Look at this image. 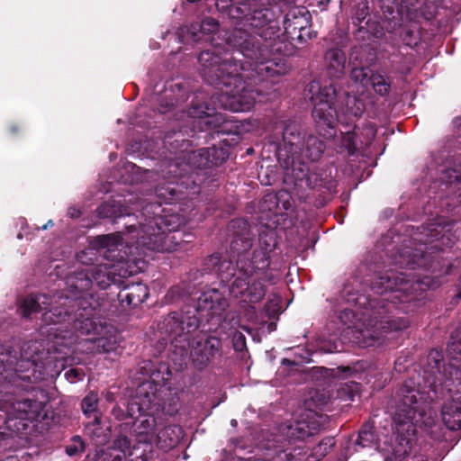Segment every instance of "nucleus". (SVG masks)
<instances>
[{
	"label": "nucleus",
	"instance_id": "obj_57",
	"mask_svg": "<svg viewBox=\"0 0 461 461\" xmlns=\"http://www.w3.org/2000/svg\"><path fill=\"white\" fill-rule=\"evenodd\" d=\"M71 215H72V217H75V216H78V215H79V213H78V212H77V214H76V212H73V213H72Z\"/></svg>",
	"mask_w": 461,
	"mask_h": 461
},
{
	"label": "nucleus",
	"instance_id": "obj_49",
	"mask_svg": "<svg viewBox=\"0 0 461 461\" xmlns=\"http://www.w3.org/2000/svg\"><path fill=\"white\" fill-rule=\"evenodd\" d=\"M454 173H457L455 176V181H451V185H454V188L457 189L459 202L461 203V164L459 165L458 169H453Z\"/></svg>",
	"mask_w": 461,
	"mask_h": 461
},
{
	"label": "nucleus",
	"instance_id": "obj_53",
	"mask_svg": "<svg viewBox=\"0 0 461 461\" xmlns=\"http://www.w3.org/2000/svg\"><path fill=\"white\" fill-rule=\"evenodd\" d=\"M53 225V221L52 220H50L46 224H44L42 227H41V230H47L50 226H52Z\"/></svg>",
	"mask_w": 461,
	"mask_h": 461
},
{
	"label": "nucleus",
	"instance_id": "obj_30",
	"mask_svg": "<svg viewBox=\"0 0 461 461\" xmlns=\"http://www.w3.org/2000/svg\"><path fill=\"white\" fill-rule=\"evenodd\" d=\"M42 332L48 333L50 337H52V348H56L58 346L68 348L78 339L77 335L74 334L71 330H63L59 327L46 328V330Z\"/></svg>",
	"mask_w": 461,
	"mask_h": 461
},
{
	"label": "nucleus",
	"instance_id": "obj_33",
	"mask_svg": "<svg viewBox=\"0 0 461 461\" xmlns=\"http://www.w3.org/2000/svg\"><path fill=\"white\" fill-rule=\"evenodd\" d=\"M345 100L342 102L341 113L359 117L365 111L364 102L356 95L345 93Z\"/></svg>",
	"mask_w": 461,
	"mask_h": 461
},
{
	"label": "nucleus",
	"instance_id": "obj_35",
	"mask_svg": "<svg viewBox=\"0 0 461 461\" xmlns=\"http://www.w3.org/2000/svg\"><path fill=\"white\" fill-rule=\"evenodd\" d=\"M370 84L374 90L380 95H385L390 92L391 82L387 77L381 73H372Z\"/></svg>",
	"mask_w": 461,
	"mask_h": 461
},
{
	"label": "nucleus",
	"instance_id": "obj_14",
	"mask_svg": "<svg viewBox=\"0 0 461 461\" xmlns=\"http://www.w3.org/2000/svg\"><path fill=\"white\" fill-rule=\"evenodd\" d=\"M120 264H99L93 267L86 272L79 271L68 278L67 284L71 289V294L77 295L87 294L86 291L91 287L93 282L101 289H106L111 284H115L119 276H125L126 272L121 273Z\"/></svg>",
	"mask_w": 461,
	"mask_h": 461
},
{
	"label": "nucleus",
	"instance_id": "obj_58",
	"mask_svg": "<svg viewBox=\"0 0 461 461\" xmlns=\"http://www.w3.org/2000/svg\"><path fill=\"white\" fill-rule=\"evenodd\" d=\"M71 215H72V217H75V216H78V215H79V213H78V212H77V214H76V212H73V213H72Z\"/></svg>",
	"mask_w": 461,
	"mask_h": 461
},
{
	"label": "nucleus",
	"instance_id": "obj_18",
	"mask_svg": "<svg viewBox=\"0 0 461 461\" xmlns=\"http://www.w3.org/2000/svg\"><path fill=\"white\" fill-rule=\"evenodd\" d=\"M190 348L189 358L194 365L203 369L221 349V340L214 336L199 335L187 341Z\"/></svg>",
	"mask_w": 461,
	"mask_h": 461
},
{
	"label": "nucleus",
	"instance_id": "obj_34",
	"mask_svg": "<svg viewBox=\"0 0 461 461\" xmlns=\"http://www.w3.org/2000/svg\"><path fill=\"white\" fill-rule=\"evenodd\" d=\"M356 445L362 448L371 447L376 445V439L372 425L368 423L363 425V427L358 432V436L356 440Z\"/></svg>",
	"mask_w": 461,
	"mask_h": 461
},
{
	"label": "nucleus",
	"instance_id": "obj_11",
	"mask_svg": "<svg viewBox=\"0 0 461 461\" xmlns=\"http://www.w3.org/2000/svg\"><path fill=\"white\" fill-rule=\"evenodd\" d=\"M306 91L313 105L312 117L317 131L326 139L333 138L336 135L335 126L339 118L334 101L339 94L332 83L321 86L317 80L312 81Z\"/></svg>",
	"mask_w": 461,
	"mask_h": 461
},
{
	"label": "nucleus",
	"instance_id": "obj_56",
	"mask_svg": "<svg viewBox=\"0 0 461 461\" xmlns=\"http://www.w3.org/2000/svg\"><path fill=\"white\" fill-rule=\"evenodd\" d=\"M230 424H231V426H233V427L237 426V420H232L230 421Z\"/></svg>",
	"mask_w": 461,
	"mask_h": 461
},
{
	"label": "nucleus",
	"instance_id": "obj_26",
	"mask_svg": "<svg viewBox=\"0 0 461 461\" xmlns=\"http://www.w3.org/2000/svg\"><path fill=\"white\" fill-rule=\"evenodd\" d=\"M96 335H98V337L88 339L93 347H88L87 349L94 350L97 353H105L116 348L118 341L112 327L108 328L104 326V330H100Z\"/></svg>",
	"mask_w": 461,
	"mask_h": 461
},
{
	"label": "nucleus",
	"instance_id": "obj_15",
	"mask_svg": "<svg viewBox=\"0 0 461 461\" xmlns=\"http://www.w3.org/2000/svg\"><path fill=\"white\" fill-rule=\"evenodd\" d=\"M198 328V320L194 316H187L170 313L163 321L161 330L173 337L172 344L175 347V353L180 354L182 360L187 357L185 343H187L188 333Z\"/></svg>",
	"mask_w": 461,
	"mask_h": 461
},
{
	"label": "nucleus",
	"instance_id": "obj_48",
	"mask_svg": "<svg viewBox=\"0 0 461 461\" xmlns=\"http://www.w3.org/2000/svg\"><path fill=\"white\" fill-rule=\"evenodd\" d=\"M342 143L348 149H356L355 133L350 131L346 132L343 136Z\"/></svg>",
	"mask_w": 461,
	"mask_h": 461
},
{
	"label": "nucleus",
	"instance_id": "obj_8",
	"mask_svg": "<svg viewBox=\"0 0 461 461\" xmlns=\"http://www.w3.org/2000/svg\"><path fill=\"white\" fill-rule=\"evenodd\" d=\"M429 393L417 388L412 381H407L398 393V403L393 415L396 437L393 446L382 448L385 461L397 460L408 455L412 447L416 427L427 425L423 420L429 408Z\"/></svg>",
	"mask_w": 461,
	"mask_h": 461
},
{
	"label": "nucleus",
	"instance_id": "obj_52",
	"mask_svg": "<svg viewBox=\"0 0 461 461\" xmlns=\"http://www.w3.org/2000/svg\"><path fill=\"white\" fill-rule=\"evenodd\" d=\"M276 91V89H275L274 92H271V93L267 92V93H266L265 95L267 96V99L270 100V99L274 98L276 96V94H275Z\"/></svg>",
	"mask_w": 461,
	"mask_h": 461
},
{
	"label": "nucleus",
	"instance_id": "obj_23",
	"mask_svg": "<svg viewBox=\"0 0 461 461\" xmlns=\"http://www.w3.org/2000/svg\"><path fill=\"white\" fill-rule=\"evenodd\" d=\"M186 93L182 83H167L163 92L156 97V100L159 103V112L165 113L173 106L185 102L187 99Z\"/></svg>",
	"mask_w": 461,
	"mask_h": 461
},
{
	"label": "nucleus",
	"instance_id": "obj_29",
	"mask_svg": "<svg viewBox=\"0 0 461 461\" xmlns=\"http://www.w3.org/2000/svg\"><path fill=\"white\" fill-rule=\"evenodd\" d=\"M157 435L158 439L155 443L159 444L161 447H173L179 442L182 429L176 425L165 426L162 429L158 427Z\"/></svg>",
	"mask_w": 461,
	"mask_h": 461
},
{
	"label": "nucleus",
	"instance_id": "obj_41",
	"mask_svg": "<svg viewBox=\"0 0 461 461\" xmlns=\"http://www.w3.org/2000/svg\"><path fill=\"white\" fill-rule=\"evenodd\" d=\"M408 264H411L412 267H425L428 268L430 267L429 259L427 256V253L423 251H416V253L413 255V258L411 262H409Z\"/></svg>",
	"mask_w": 461,
	"mask_h": 461
},
{
	"label": "nucleus",
	"instance_id": "obj_17",
	"mask_svg": "<svg viewBox=\"0 0 461 461\" xmlns=\"http://www.w3.org/2000/svg\"><path fill=\"white\" fill-rule=\"evenodd\" d=\"M219 32L218 22L212 18H206L201 23H192L190 26L180 27L176 35L178 41L182 43L198 42L202 41H210L213 45L214 50H206L205 51L214 53V56L225 59L226 58H222L219 55V48L221 43L218 42L215 39V35H218Z\"/></svg>",
	"mask_w": 461,
	"mask_h": 461
},
{
	"label": "nucleus",
	"instance_id": "obj_7",
	"mask_svg": "<svg viewBox=\"0 0 461 461\" xmlns=\"http://www.w3.org/2000/svg\"><path fill=\"white\" fill-rule=\"evenodd\" d=\"M144 203L145 200L139 198L135 202L131 198L124 200V203L141 207L140 216L144 220L139 223V230L135 224L127 225L128 233L137 232L131 238H136L137 244L148 249L160 252L177 250L180 241L183 240V235L177 230L185 223V220L176 213L161 214L164 210L158 203H149L145 205Z\"/></svg>",
	"mask_w": 461,
	"mask_h": 461
},
{
	"label": "nucleus",
	"instance_id": "obj_2",
	"mask_svg": "<svg viewBox=\"0 0 461 461\" xmlns=\"http://www.w3.org/2000/svg\"><path fill=\"white\" fill-rule=\"evenodd\" d=\"M420 284L406 278L403 273L393 270L378 276L371 285V289L379 297L358 298L359 304L366 307L367 317L364 327L357 328L366 346H371L376 340L393 330H401L408 327L409 321L402 317L393 315L396 303L408 301L409 294L417 291Z\"/></svg>",
	"mask_w": 461,
	"mask_h": 461
},
{
	"label": "nucleus",
	"instance_id": "obj_21",
	"mask_svg": "<svg viewBox=\"0 0 461 461\" xmlns=\"http://www.w3.org/2000/svg\"><path fill=\"white\" fill-rule=\"evenodd\" d=\"M215 109L203 103L197 102L189 107L187 114L192 118L199 119L201 123H204L210 128L218 129L223 127L228 119L225 114L217 113Z\"/></svg>",
	"mask_w": 461,
	"mask_h": 461
},
{
	"label": "nucleus",
	"instance_id": "obj_22",
	"mask_svg": "<svg viewBox=\"0 0 461 461\" xmlns=\"http://www.w3.org/2000/svg\"><path fill=\"white\" fill-rule=\"evenodd\" d=\"M228 158V151L223 148L212 146L194 150L189 155V161L198 168L210 167L223 162Z\"/></svg>",
	"mask_w": 461,
	"mask_h": 461
},
{
	"label": "nucleus",
	"instance_id": "obj_4",
	"mask_svg": "<svg viewBox=\"0 0 461 461\" xmlns=\"http://www.w3.org/2000/svg\"><path fill=\"white\" fill-rule=\"evenodd\" d=\"M201 65V74L211 85L221 88V93L213 95L211 98L213 104L218 102L221 108L232 112H245L250 110L257 98L263 90H255L249 87L244 80L241 71H249L247 77H253L254 74L265 79L272 76L259 75L250 67V60L244 64H238L233 59H221L214 53L202 51L198 57ZM276 75H273L275 77Z\"/></svg>",
	"mask_w": 461,
	"mask_h": 461
},
{
	"label": "nucleus",
	"instance_id": "obj_28",
	"mask_svg": "<svg viewBox=\"0 0 461 461\" xmlns=\"http://www.w3.org/2000/svg\"><path fill=\"white\" fill-rule=\"evenodd\" d=\"M325 61L331 77H339L344 74L346 57L341 50L337 48L329 50L325 55Z\"/></svg>",
	"mask_w": 461,
	"mask_h": 461
},
{
	"label": "nucleus",
	"instance_id": "obj_45",
	"mask_svg": "<svg viewBox=\"0 0 461 461\" xmlns=\"http://www.w3.org/2000/svg\"><path fill=\"white\" fill-rule=\"evenodd\" d=\"M368 14V6L367 2H359L356 6V14L354 19L357 20V23H361L364 21Z\"/></svg>",
	"mask_w": 461,
	"mask_h": 461
},
{
	"label": "nucleus",
	"instance_id": "obj_42",
	"mask_svg": "<svg viewBox=\"0 0 461 461\" xmlns=\"http://www.w3.org/2000/svg\"><path fill=\"white\" fill-rule=\"evenodd\" d=\"M339 319L340 322L347 326L348 328H351V326H355V314L351 310H343L340 312L339 315Z\"/></svg>",
	"mask_w": 461,
	"mask_h": 461
},
{
	"label": "nucleus",
	"instance_id": "obj_50",
	"mask_svg": "<svg viewBox=\"0 0 461 461\" xmlns=\"http://www.w3.org/2000/svg\"><path fill=\"white\" fill-rule=\"evenodd\" d=\"M128 408V404L126 405ZM112 414L117 419V420H123L126 417H130L128 415V411L125 412L123 409L121 408V406H114L112 410Z\"/></svg>",
	"mask_w": 461,
	"mask_h": 461
},
{
	"label": "nucleus",
	"instance_id": "obj_39",
	"mask_svg": "<svg viewBox=\"0 0 461 461\" xmlns=\"http://www.w3.org/2000/svg\"><path fill=\"white\" fill-rule=\"evenodd\" d=\"M335 440L333 438H326L322 439L313 449L314 454L318 456H324L334 447Z\"/></svg>",
	"mask_w": 461,
	"mask_h": 461
},
{
	"label": "nucleus",
	"instance_id": "obj_6",
	"mask_svg": "<svg viewBox=\"0 0 461 461\" xmlns=\"http://www.w3.org/2000/svg\"><path fill=\"white\" fill-rule=\"evenodd\" d=\"M89 294L71 295L63 293L55 294L51 300L43 294H30L21 303V314L29 317L32 313L39 312L51 306L43 313L46 326L61 324L72 320L73 329L82 335H96L104 330V325L96 321L100 309L87 302Z\"/></svg>",
	"mask_w": 461,
	"mask_h": 461
},
{
	"label": "nucleus",
	"instance_id": "obj_10",
	"mask_svg": "<svg viewBox=\"0 0 461 461\" xmlns=\"http://www.w3.org/2000/svg\"><path fill=\"white\" fill-rule=\"evenodd\" d=\"M161 385L153 380H145L136 388L134 395L128 402V415L135 418L133 431L139 442L155 443L157 431L162 426L161 419L156 415L161 410L158 391Z\"/></svg>",
	"mask_w": 461,
	"mask_h": 461
},
{
	"label": "nucleus",
	"instance_id": "obj_54",
	"mask_svg": "<svg viewBox=\"0 0 461 461\" xmlns=\"http://www.w3.org/2000/svg\"><path fill=\"white\" fill-rule=\"evenodd\" d=\"M124 459V456H122V455H117L116 456H114L113 458L112 461H122Z\"/></svg>",
	"mask_w": 461,
	"mask_h": 461
},
{
	"label": "nucleus",
	"instance_id": "obj_46",
	"mask_svg": "<svg viewBox=\"0 0 461 461\" xmlns=\"http://www.w3.org/2000/svg\"><path fill=\"white\" fill-rule=\"evenodd\" d=\"M131 447V440L126 436H119L113 442V447L125 453Z\"/></svg>",
	"mask_w": 461,
	"mask_h": 461
},
{
	"label": "nucleus",
	"instance_id": "obj_38",
	"mask_svg": "<svg viewBox=\"0 0 461 461\" xmlns=\"http://www.w3.org/2000/svg\"><path fill=\"white\" fill-rule=\"evenodd\" d=\"M156 196L165 203H170L174 200L176 195V191L173 187L166 185H161L156 187L155 189Z\"/></svg>",
	"mask_w": 461,
	"mask_h": 461
},
{
	"label": "nucleus",
	"instance_id": "obj_55",
	"mask_svg": "<svg viewBox=\"0 0 461 461\" xmlns=\"http://www.w3.org/2000/svg\"><path fill=\"white\" fill-rule=\"evenodd\" d=\"M6 434L5 432L0 431V440H4L6 438Z\"/></svg>",
	"mask_w": 461,
	"mask_h": 461
},
{
	"label": "nucleus",
	"instance_id": "obj_3",
	"mask_svg": "<svg viewBox=\"0 0 461 461\" xmlns=\"http://www.w3.org/2000/svg\"><path fill=\"white\" fill-rule=\"evenodd\" d=\"M279 32V23L274 12L269 8H260L253 10L246 17L245 23H239L229 35L225 33L221 41L249 59L250 67L258 74L282 75L286 72L285 64L271 59L270 45L261 43L256 37L259 36L266 42L273 41L271 47L274 50L280 51L281 49L276 47V41L280 38Z\"/></svg>",
	"mask_w": 461,
	"mask_h": 461
},
{
	"label": "nucleus",
	"instance_id": "obj_40",
	"mask_svg": "<svg viewBox=\"0 0 461 461\" xmlns=\"http://www.w3.org/2000/svg\"><path fill=\"white\" fill-rule=\"evenodd\" d=\"M85 449V445L80 437H74L72 439V443L66 447V453L72 456H76Z\"/></svg>",
	"mask_w": 461,
	"mask_h": 461
},
{
	"label": "nucleus",
	"instance_id": "obj_47",
	"mask_svg": "<svg viewBox=\"0 0 461 461\" xmlns=\"http://www.w3.org/2000/svg\"><path fill=\"white\" fill-rule=\"evenodd\" d=\"M65 377L70 383H76L83 379L84 372L78 368H71L65 373Z\"/></svg>",
	"mask_w": 461,
	"mask_h": 461
},
{
	"label": "nucleus",
	"instance_id": "obj_20",
	"mask_svg": "<svg viewBox=\"0 0 461 461\" xmlns=\"http://www.w3.org/2000/svg\"><path fill=\"white\" fill-rule=\"evenodd\" d=\"M309 24V12L305 9H293L284 20L283 38L288 41L303 40V32L307 30Z\"/></svg>",
	"mask_w": 461,
	"mask_h": 461
},
{
	"label": "nucleus",
	"instance_id": "obj_5",
	"mask_svg": "<svg viewBox=\"0 0 461 461\" xmlns=\"http://www.w3.org/2000/svg\"><path fill=\"white\" fill-rule=\"evenodd\" d=\"M282 140L277 148V160L285 170L286 184L299 189H313L318 185L319 177L310 172L307 161L318 160L324 149L323 141L308 133L294 121L282 123Z\"/></svg>",
	"mask_w": 461,
	"mask_h": 461
},
{
	"label": "nucleus",
	"instance_id": "obj_1",
	"mask_svg": "<svg viewBox=\"0 0 461 461\" xmlns=\"http://www.w3.org/2000/svg\"><path fill=\"white\" fill-rule=\"evenodd\" d=\"M236 227L241 228V232L237 233L230 243L231 251L238 256L236 265L227 259L221 260L218 255L209 257L205 265L218 275L230 296L246 303H258L266 294L260 272L268 267V258L264 251L257 250L250 260L246 255L252 246L248 224L242 220L232 221L230 228Z\"/></svg>",
	"mask_w": 461,
	"mask_h": 461
},
{
	"label": "nucleus",
	"instance_id": "obj_37",
	"mask_svg": "<svg viewBox=\"0 0 461 461\" xmlns=\"http://www.w3.org/2000/svg\"><path fill=\"white\" fill-rule=\"evenodd\" d=\"M371 70L368 68H354L351 71V78L363 86L370 83Z\"/></svg>",
	"mask_w": 461,
	"mask_h": 461
},
{
	"label": "nucleus",
	"instance_id": "obj_44",
	"mask_svg": "<svg viewBox=\"0 0 461 461\" xmlns=\"http://www.w3.org/2000/svg\"><path fill=\"white\" fill-rule=\"evenodd\" d=\"M357 384H345L339 389V394L340 397L343 396V394L348 395V399L353 400L356 393L357 392Z\"/></svg>",
	"mask_w": 461,
	"mask_h": 461
},
{
	"label": "nucleus",
	"instance_id": "obj_51",
	"mask_svg": "<svg viewBox=\"0 0 461 461\" xmlns=\"http://www.w3.org/2000/svg\"><path fill=\"white\" fill-rule=\"evenodd\" d=\"M224 321H230L231 326L234 327L239 323L238 315L235 312H228L224 318Z\"/></svg>",
	"mask_w": 461,
	"mask_h": 461
},
{
	"label": "nucleus",
	"instance_id": "obj_13",
	"mask_svg": "<svg viewBox=\"0 0 461 461\" xmlns=\"http://www.w3.org/2000/svg\"><path fill=\"white\" fill-rule=\"evenodd\" d=\"M325 421L326 417L312 411H306L299 419L281 424L276 438H273V444L268 445L267 448L284 447L285 442L293 443L313 436L321 429Z\"/></svg>",
	"mask_w": 461,
	"mask_h": 461
},
{
	"label": "nucleus",
	"instance_id": "obj_24",
	"mask_svg": "<svg viewBox=\"0 0 461 461\" xmlns=\"http://www.w3.org/2000/svg\"><path fill=\"white\" fill-rule=\"evenodd\" d=\"M197 306L213 316L223 312L229 307V303L217 289H209L200 295Z\"/></svg>",
	"mask_w": 461,
	"mask_h": 461
},
{
	"label": "nucleus",
	"instance_id": "obj_25",
	"mask_svg": "<svg viewBox=\"0 0 461 461\" xmlns=\"http://www.w3.org/2000/svg\"><path fill=\"white\" fill-rule=\"evenodd\" d=\"M149 295L148 287L142 284L127 285L118 293V300L122 307L137 306Z\"/></svg>",
	"mask_w": 461,
	"mask_h": 461
},
{
	"label": "nucleus",
	"instance_id": "obj_27",
	"mask_svg": "<svg viewBox=\"0 0 461 461\" xmlns=\"http://www.w3.org/2000/svg\"><path fill=\"white\" fill-rule=\"evenodd\" d=\"M215 5L228 17L239 21L235 27L240 23H245L246 17H249V2H215Z\"/></svg>",
	"mask_w": 461,
	"mask_h": 461
},
{
	"label": "nucleus",
	"instance_id": "obj_32",
	"mask_svg": "<svg viewBox=\"0 0 461 461\" xmlns=\"http://www.w3.org/2000/svg\"><path fill=\"white\" fill-rule=\"evenodd\" d=\"M86 432L97 446L104 445L109 439V434L100 426V418L96 414L93 421L86 425Z\"/></svg>",
	"mask_w": 461,
	"mask_h": 461
},
{
	"label": "nucleus",
	"instance_id": "obj_16",
	"mask_svg": "<svg viewBox=\"0 0 461 461\" xmlns=\"http://www.w3.org/2000/svg\"><path fill=\"white\" fill-rule=\"evenodd\" d=\"M447 355L451 361L447 366L441 365L442 357L438 351H431L428 357L429 369L425 371L427 374L425 376H429L432 372L439 377L438 368L443 375L442 381L446 379H453L455 375L456 378L454 381H461V341L458 339V335H452L450 341L447 344Z\"/></svg>",
	"mask_w": 461,
	"mask_h": 461
},
{
	"label": "nucleus",
	"instance_id": "obj_36",
	"mask_svg": "<svg viewBox=\"0 0 461 461\" xmlns=\"http://www.w3.org/2000/svg\"><path fill=\"white\" fill-rule=\"evenodd\" d=\"M98 405V395L96 393L91 392L83 400L81 403L83 412L90 416L95 413Z\"/></svg>",
	"mask_w": 461,
	"mask_h": 461
},
{
	"label": "nucleus",
	"instance_id": "obj_43",
	"mask_svg": "<svg viewBox=\"0 0 461 461\" xmlns=\"http://www.w3.org/2000/svg\"><path fill=\"white\" fill-rule=\"evenodd\" d=\"M232 344L236 351H243L246 348L245 336L240 331H235L232 334Z\"/></svg>",
	"mask_w": 461,
	"mask_h": 461
},
{
	"label": "nucleus",
	"instance_id": "obj_59",
	"mask_svg": "<svg viewBox=\"0 0 461 461\" xmlns=\"http://www.w3.org/2000/svg\"><path fill=\"white\" fill-rule=\"evenodd\" d=\"M353 23H355V25H357L358 23H356V21H353Z\"/></svg>",
	"mask_w": 461,
	"mask_h": 461
},
{
	"label": "nucleus",
	"instance_id": "obj_12",
	"mask_svg": "<svg viewBox=\"0 0 461 461\" xmlns=\"http://www.w3.org/2000/svg\"><path fill=\"white\" fill-rule=\"evenodd\" d=\"M5 375L0 376V411H5L8 417V428H11V422L14 419L34 420L40 417L44 403L29 396H14V392L9 389L22 386L23 380L15 377L14 383L9 382L5 379Z\"/></svg>",
	"mask_w": 461,
	"mask_h": 461
},
{
	"label": "nucleus",
	"instance_id": "obj_31",
	"mask_svg": "<svg viewBox=\"0 0 461 461\" xmlns=\"http://www.w3.org/2000/svg\"><path fill=\"white\" fill-rule=\"evenodd\" d=\"M97 213L103 219H115L130 214L124 203L120 200H109L97 208Z\"/></svg>",
	"mask_w": 461,
	"mask_h": 461
},
{
	"label": "nucleus",
	"instance_id": "obj_60",
	"mask_svg": "<svg viewBox=\"0 0 461 461\" xmlns=\"http://www.w3.org/2000/svg\"><path fill=\"white\" fill-rule=\"evenodd\" d=\"M353 23H355V25H357L358 23H356V21H353Z\"/></svg>",
	"mask_w": 461,
	"mask_h": 461
},
{
	"label": "nucleus",
	"instance_id": "obj_19",
	"mask_svg": "<svg viewBox=\"0 0 461 461\" xmlns=\"http://www.w3.org/2000/svg\"><path fill=\"white\" fill-rule=\"evenodd\" d=\"M91 248L96 249L107 260L120 264L125 258V252H122V237L120 232L99 235L90 241Z\"/></svg>",
	"mask_w": 461,
	"mask_h": 461
},
{
	"label": "nucleus",
	"instance_id": "obj_9",
	"mask_svg": "<svg viewBox=\"0 0 461 461\" xmlns=\"http://www.w3.org/2000/svg\"><path fill=\"white\" fill-rule=\"evenodd\" d=\"M54 359L50 348L46 349L40 341L25 342L19 359L16 350L0 345V376L5 374V379L14 383L15 377L29 383L41 380Z\"/></svg>",
	"mask_w": 461,
	"mask_h": 461
}]
</instances>
